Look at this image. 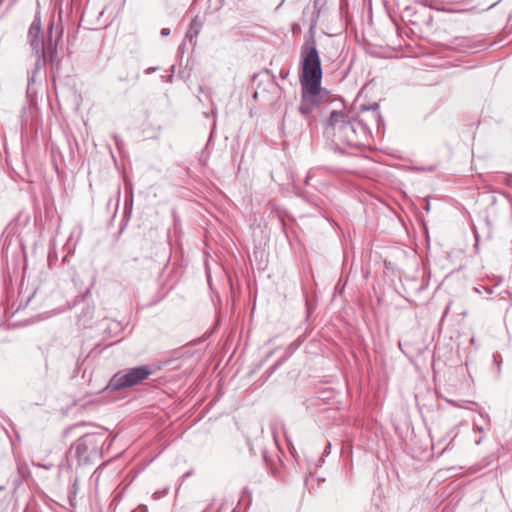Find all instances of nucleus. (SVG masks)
I'll list each match as a JSON object with an SVG mask.
<instances>
[{
    "label": "nucleus",
    "mask_w": 512,
    "mask_h": 512,
    "mask_svg": "<svg viewBox=\"0 0 512 512\" xmlns=\"http://www.w3.org/2000/svg\"><path fill=\"white\" fill-rule=\"evenodd\" d=\"M301 57V101L298 107L300 115L312 127L313 112L320 106L327 94L321 87L322 67L319 52L314 40L306 41L300 51Z\"/></svg>",
    "instance_id": "1"
},
{
    "label": "nucleus",
    "mask_w": 512,
    "mask_h": 512,
    "mask_svg": "<svg viewBox=\"0 0 512 512\" xmlns=\"http://www.w3.org/2000/svg\"><path fill=\"white\" fill-rule=\"evenodd\" d=\"M318 171H320V169L312 168V169H310L307 172V175H306V178H305V184L306 185H310L311 184V180L315 177V175L317 174Z\"/></svg>",
    "instance_id": "10"
},
{
    "label": "nucleus",
    "mask_w": 512,
    "mask_h": 512,
    "mask_svg": "<svg viewBox=\"0 0 512 512\" xmlns=\"http://www.w3.org/2000/svg\"><path fill=\"white\" fill-rule=\"evenodd\" d=\"M152 373L147 365L129 368L115 373L110 379L107 388L111 390H122L142 383Z\"/></svg>",
    "instance_id": "5"
},
{
    "label": "nucleus",
    "mask_w": 512,
    "mask_h": 512,
    "mask_svg": "<svg viewBox=\"0 0 512 512\" xmlns=\"http://www.w3.org/2000/svg\"><path fill=\"white\" fill-rule=\"evenodd\" d=\"M123 330L121 322L116 320H108L104 328V334L106 337H116Z\"/></svg>",
    "instance_id": "6"
},
{
    "label": "nucleus",
    "mask_w": 512,
    "mask_h": 512,
    "mask_svg": "<svg viewBox=\"0 0 512 512\" xmlns=\"http://www.w3.org/2000/svg\"><path fill=\"white\" fill-rule=\"evenodd\" d=\"M38 467H43V468H46V469H50L51 465L49 466H44V465H40V464H37Z\"/></svg>",
    "instance_id": "20"
},
{
    "label": "nucleus",
    "mask_w": 512,
    "mask_h": 512,
    "mask_svg": "<svg viewBox=\"0 0 512 512\" xmlns=\"http://www.w3.org/2000/svg\"><path fill=\"white\" fill-rule=\"evenodd\" d=\"M379 104L373 103L370 106H362L363 115L359 119H352L342 111H332L327 123L326 130L333 131V135L343 144L360 148L365 146L370 135V126L375 125L380 131L383 126V119L378 111Z\"/></svg>",
    "instance_id": "2"
},
{
    "label": "nucleus",
    "mask_w": 512,
    "mask_h": 512,
    "mask_svg": "<svg viewBox=\"0 0 512 512\" xmlns=\"http://www.w3.org/2000/svg\"><path fill=\"white\" fill-rule=\"evenodd\" d=\"M168 490H169V488L167 487V488H165V489H163V490H158V491L154 492V494H153V498H154L155 500L160 499L161 497H163L165 494H167V493H168Z\"/></svg>",
    "instance_id": "11"
},
{
    "label": "nucleus",
    "mask_w": 512,
    "mask_h": 512,
    "mask_svg": "<svg viewBox=\"0 0 512 512\" xmlns=\"http://www.w3.org/2000/svg\"><path fill=\"white\" fill-rule=\"evenodd\" d=\"M232 512H236L235 510H233Z\"/></svg>",
    "instance_id": "26"
},
{
    "label": "nucleus",
    "mask_w": 512,
    "mask_h": 512,
    "mask_svg": "<svg viewBox=\"0 0 512 512\" xmlns=\"http://www.w3.org/2000/svg\"><path fill=\"white\" fill-rule=\"evenodd\" d=\"M132 202H133V199H132V191L130 190V197H129V200H126L125 201V206L127 207L129 205V208L131 209L132 207Z\"/></svg>",
    "instance_id": "14"
},
{
    "label": "nucleus",
    "mask_w": 512,
    "mask_h": 512,
    "mask_svg": "<svg viewBox=\"0 0 512 512\" xmlns=\"http://www.w3.org/2000/svg\"><path fill=\"white\" fill-rule=\"evenodd\" d=\"M481 443V439L476 441V444L479 445Z\"/></svg>",
    "instance_id": "25"
},
{
    "label": "nucleus",
    "mask_w": 512,
    "mask_h": 512,
    "mask_svg": "<svg viewBox=\"0 0 512 512\" xmlns=\"http://www.w3.org/2000/svg\"><path fill=\"white\" fill-rule=\"evenodd\" d=\"M94 308L87 306L85 309H83L82 313L80 314V319L88 320L92 318Z\"/></svg>",
    "instance_id": "8"
},
{
    "label": "nucleus",
    "mask_w": 512,
    "mask_h": 512,
    "mask_svg": "<svg viewBox=\"0 0 512 512\" xmlns=\"http://www.w3.org/2000/svg\"><path fill=\"white\" fill-rule=\"evenodd\" d=\"M288 75H289V71L288 70L282 69L280 71V76H281L282 79H286Z\"/></svg>",
    "instance_id": "15"
},
{
    "label": "nucleus",
    "mask_w": 512,
    "mask_h": 512,
    "mask_svg": "<svg viewBox=\"0 0 512 512\" xmlns=\"http://www.w3.org/2000/svg\"><path fill=\"white\" fill-rule=\"evenodd\" d=\"M156 69H157V68H149V69L147 70V73L155 72V71H156Z\"/></svg>",
    "instance_id": "18"
},
{
    "label": "nucleus",
    "mask_w": 512,
    "mask_h": 512,
    "mask_svg": "<svg viewBox=\"0 0 512 512\" xmlns=\"http://www.w3.org/2000/svg\"><path fill=\"white\" fill-rule=\"evenodd\" d=\"M489 294L492 293L491 289L485 288Z\"/></svg>",
    "instance_id": "24"
},
{
    "label": "nucleus",
    "mask_w": 512,
    "mask_h": 512,
    "mask_svg": "<svg viewBox=\"0 0 512 512\" xmlns=\"http://www.w3.org/2000/svg\"><path fill=\"white\" fill-rule=\"evenodd\" d=\"M330 448H331V443H328L326 448H325V453H329L330 452Z\"/></svg>",
    "instance_id": "17"
},
{
    "label": "nucleus",
    "mask_w": 512,
    "mask_h": 512,
    "mask_svg": "<svg viewBox=\"0 0 512 512\" xmlns=\"http://www.w3.org/2000/svg\"><path fill=\"white\" fill-rule=\"evenodd\" d=\"M202 26H203V22L201 21V19L198 16L193 18L190 23V27L185 34V38L192 41L193 38H195L199 35V33L202 29Z\"/></svg>",
    "instance_id": "7"
},
{
    "label": "nucleus",
    "mask_w": 512,
    "mask_h": 512,
    "mask_svg": "<svg viewBox=\"0 0 512 512\" xmlns=\"http://www.w3.org/2000/svg\"><path fill=\"white\" fill-rule=\"evenodd\" d=\"M184 45H185V44H184V43H182V44L179 46L178 50H179V51H181V52H183Z\"/></svg>",
    "instance_id": "19"
},
{
    "label": "nucleus",
    "mask_w": 512,
    "mask_h": 512,
    "mask_svg": "<svg viewBox=\"0 0 512 512\" xmlns=\"http://www.w3.org/2000/svg\"><path fill=\"white\" fill-rule=\"evenodd\" d=\"M48 33V38L43 40L40 18L35 17L28 30V38L37 58L34 70L28 75V85L34 83L36 74L46 63L50 64L54 74L59 71L61 60L58 56L57 46L62 37L63 27L61 25L55 27L54 21L52 20L48 26Z\"/></svg>",
    "instance_id": "3"
},
{
    "label": "nucleus",
    "mask_w": 512,
    "mask_h": 512,
    "mask_svg": "<svg viewBox=\"0 0 512 512\" xmlns=\"http://www.w3.org/2000/svg\"><path fill=\"white\" fill-rule=\"evenodd\" d=\"M18 472L24 478L25 477V473L27 472V466L25 464H19L18 465Z\"/></svg>",
    "instance_id": "12"
},
{
    "label": "nucleus",
    "mask_w": 512,
    "mask_h": 512,
    "mask_svg": "<svg viewBox=\"0 0 512 512\" xmlns=\"http://www.w3.org/2000/svg\"><path fill=\"white\" fill-rule=\"evenodd\" d=\"M171 31L169 28H162L161 31H160V35L162 37H166L168 35H170Z\"/></svg>",
    "instance_id": "13"
},
{
    "label": "nucleus",
    "mask_w": 512,
    "mask_h": 512,
    "mask_svg": "<svg viewBox=\"0 0 512 512\" xmlns=\"http://www.w3.org/2000/svg\"><path fill=\"white\" fill-rule=\"evenodd\" d=\"M105 441L103 433L86 434L71 446L70 453L74 454L79 465L87 464L100 454Z\"/></svg>",
    "instance_id": "4"
},
{
    "label": "nucleus",
    "mask_w": 512,
    "mask_h": 512,
    "mask_svg": "<svg viewBox=\"0 0 512 512\" xmlns=\"http://www.w3.org/2000/svg\"><path fill=\"white\" fill-rule=\"evenodd\" d=\"M507 183H508L509 185H511V184H512V176H511V177H509V179H508V182H507Z\"/></svg>",
    "instance_id": "22"
},
{
    "label": "nucleus",
    "mask_w": 512,
    "mask_h": 512,
    "mask_svg": "<svg viewBox=\"0 0 512 512\" xmlns=\"http://www.w3.org/2000/svg\"><path fill=\"white\" fill-rule=\"evenodd\" d=\"M77 491H78V481H77V479H75L68 491L70 502L72 501L73 498H75Z\"/></svg>",
    "instance_id": "9"
},
{
    "label": "nucleus",
    "mask_w": 512,
    "mask_h": 512,
    "mask_svg": "<svg viewBox=\"0 0 512 512\" xmlns=\"http://www.w3.org/2000/svg\"><path fill=\"white\" fill-rule=\"evenodd\" d=\"M280 363H281V362L276 363V364L274 365V367H273V370H274V369H276V368H277V366H278Z\"/></svg>",
    "instance_id": "23"
},
{
    "label": "nucleus",
    "mask_w": 512,
    "mask_h": 512,
    "mask_svg": "<svg viewBox=\"0 0 512 512\" xmlns=\"http://www.w3.org/2000/svg\"><path fill=\"white\" fill-rule=\"evenodd\" d=\"M114 139H115V142H116L117 146H119V139H118V136H114Z\"/></svg>",
    "instance_id": "21"
},
{
    "label": "nucleus",
    "mask_w": 512,
    "mask_h": 512,
    "mask_svg": "<svg viewBox=\"0 0 512 512\" xmlns=\"http://www.w3.org/2000/svg\"><path fill=\"white\" fill-rule=\"evenodd\" d=\"M473 430L475 432H478V433H482L483 432V428L478 426V425H476V424L474 425Z\"/></svg>",
    "instance_id": "16"
}]
</instances>
